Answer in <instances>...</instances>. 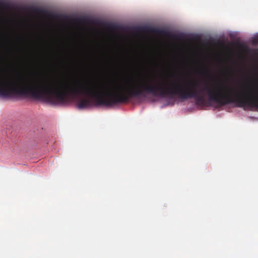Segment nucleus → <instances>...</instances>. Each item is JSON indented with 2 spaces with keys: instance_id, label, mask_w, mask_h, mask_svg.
I'll return each instance as SVG.
<instances>
[{
  "instance_id": "obj_1",
  "label": "nucleus",
  "mask_w": 258,
  "mask_h": 258,
  "mask_svg": "<svg viewBox=\"0 0 258 258\" xmlns=\"http://www.w3.org/2000/svg\"><path fill=\"white\" fill-rule=\"evenodd\" d=\"M19 82L9 83V98L16 96H30L36 99L44 98L53 103L66 102L69 94H85L94 99L97 105L110 106L126 102L130 98L145 94L165 97L176 96L179 99L195 98L201 104H205L204 91L207 92L210 101V88L206 85L204 89H197L199 85L195 81H185L182 83L171 82L169 85L165 81L155 78H139L127 80L123 83L116 84L114 91H108L104 86L94 87L92 85L81 84L75 82L73 85L62 83L56 80L54 84L40 81L30 78H19ZM110 91V89H109Z\"/></svg>"
},
{
  "instance_id": "obj_2",
  "label": "nucleus",
  "mask_w": 258,
  "mask_h": 258,
  "mask_svg": "<svg viewBox=\"0 0 258 258\" xmlns=\"http://www.w3.org/2000/svg\"><path fill=\"white\" fill-rule=\"evenodd\" d=\"M91 105V101L88 98H81L78 104V107L80 109L88 107Z\"/></svg>"
},
{
  "instance_id": "obj_3",
  "label": "nucleus",
  "mask_w": 258,
  "mask_h": 258,
  "mask_svg": "<svg viewBox=\"0 0 258 258\" xmlns=\"http://www.w3.org/2000/svg\"><path fill=\"white\" fill-rule=\"evenodd\" d=\"M252 43L253 45L258 44V35L253 38L252 39Z\"/></svg>"
},
{
  "instance_id": "obj_4",
  "label": "nucleus",
  "mask_w": 258,
  "mask_h": 258,
  "mask_svg": "<svg viewBox=\"0 0 258 258\" xmlns=\"http://www.w3.org/2000/svg\"><path fill=\"white\" fill-rule=\"evenodd\" d=\"M152 32H156V33H160L159 30H158V29H153L152 30Z\"/></svg>"
},
{
  "instance_id": "obj_5",
  "label": "nucleus",
  "mask_w": 258,
  "mask_h": 258,
  "mask_svg": "<svg viewBox=\"0 0 258 258\" xmlns=\"http://www.w3.org/2000/svg\"><path fill=\"white\" fill-rule=\"evenodd\" d=\"M205 71H206V72H207V73H209V71L208 69H206Z\"/></svg>"
}]
</instances>
